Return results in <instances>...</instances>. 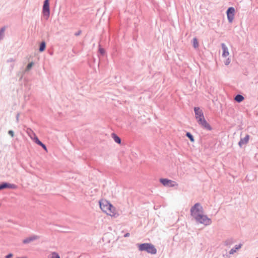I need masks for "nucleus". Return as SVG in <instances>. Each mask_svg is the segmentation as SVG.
<instances>
[{"instance_id":"nucleus-1","label":"nucleus","mask_w":258,"mask_h":258,"mask_svg":"<svg viewBox=\"0 0 258 258\" xmlns=\"http://www.w3.org/2000/svg\"><path fill=\"white\" fill-rule=\"evenodd\" d=\"M190 215L199 223L203 224L206 226L212 223V220L206 215H204L203 208L199 203H196L190 210Z\"/></svg>"},{"instance_id":"nucleus-2","label":"nucleus","mask_w":258,"mask_h":258,"mask_svg":"<svg viewBox=\"0 0 258 258\" xmlns=\"http://www.w3.org/2000/svg\"><path fill=\"white\" fill-rule=\"evenodd\" d=\"M139 250L141 251H146L148 253L155 254L157 253V249L155 246L151 243H144L137 244Z\"/></svg>"},{"instance_id":"nucleus-3","label":"nucleus","mask_w":258,"mask_h":258,"mask_svg":"<svg viewBox=\"0 0 258 258\" xmlns=\"http://www.w3.org/2000/svg\"><path fill=\"white\" fill-rule=\"evenodd\" d=\"M99 205L101 210L105 213H108V210L113 208V206L107 200L100 201Z\"/></svg>"},{"instance_id":"nucleus-4","label":"nucleus","mask_w":258,"mask_h":258,"mask_svg":"<svg viewBox=\"0 0 258 258\" xmlns=\"http://www.w3.org/2000/svg\"><path fill=\"white\" fill-rule=\"evenodd\" d=\"M159 181L165 187H173L178 186L177 183L173 180L167 178H160Z\"/></svg>"},{"instance_id":"nucleus-5","label":"nucleus","mask_w":258,"mask_h":258,"mask_svg":"<svg viewBox=\"0 0 258 258\" xmlns=\"http://www.w3.org/2000/svg\"><path fill=\"white\" fill-rule=\"evenodd\" d=\"M42 13L46 19L49 18L50 15L49 0H45L44 1Z\"/></svg>"},{"instance_id":"nucleus-6","label":"nucleus","mask_w":258,"mask_h":258,"mask_svg":"<svg viewBox=\"0 0 258 258\" xmlns=\"http://www.w3.org/2000/svg\"><path fill=\"white\" fill-rule=\"evenodd\" d=\"M226 14L228 21L229 23H232L233 21L235 15V9L233 7H229L227 11Z\"/></svg>"},{"instance_id":"nucleus-7","label":"nucleus","mask_w":258,"mask_h":258,"mask_svg":"<svg viewBox=\"0 0 258 258\" xmlns=\"http://www.w3.org/2000/svg\"><path fill=\"white\" fill-rule=\"evenodd\" d=\"M198 123L205 130L209 131L212 130V127L210 125V124L206 120L205 118L203 119H201V118L199 119Z\"/></svg>"},{"instance_id":"nucleus-8","label":"nucleus","mask_w":258,"mask_h":258,"mask_svg":"<svg viewBox=\"0 0 258 258\" xmlns=\"http://www.w3.org/2000/svg\"><path fill=\"white\" fill-rule=\"evenodd\" d=\"M194 111L197 122H198L199 119L201 118L203 119L205 118L203 111L199 107H195L194 108Z\"/></svg>"},{"instance_id":"nucleus-9","label":"nucleus","mask_w":258,"mask_h":258,"mask_svg":"<svg viewBox=\"0 0 258 258\" xmlns=\"http://www.w3.org/2000/svg\"><path fill=\"white\" fill-rule=\"evenodd\" d=\"M40 237L36 235H32L30 237H27L23 240V243L24 244H28L29 243L34 240H37L39 239Z\"/></svg>"},{"instance_id":"nucleus-10","label":"nucleus","mask_w":258,"mask_h":258,"mask_svg":"<svg viewBox=\"0 0 258 258\" xmlns=\"http://www.w3.org/2000/svg\"><path fill=\"white\" fill-rule=\"evenodd\" d=\"M221 47H222V49L223 50L222 56L223 57H225L227 56L228 55H229V53L228 51V49L227 47L226 46V45L224 43H222L221 44Z\"/></svg>"},{"instance_id":"nucleus-11","label":"nucleus","mask_w":258,"mask_h":258,"mask_svg":"<svg viewBox=\"0 0 258 258\" xmlns=\"http://www.w3.org/2000/svg\"><path fill=\"white\" fill-rule=\"evenodd\" d=\"M249 139V136L246 135L244 138L240 139V141L238 142L239 146L242 147L243 145L246 144L248 142Z\"/></svg>"},{"instance_id":"nucleus-12","label":"nucleus","mask_w":258,"mask_h":258,"mask_svg":"<svg viewBox=\"0 0 258 258\" xmlns=\"http://www.w3.org/2000/svg\"><path fill=\"white\" fill-rule=\"evenodd\" d=\"M36 144H37V145L40 146L41 147H42V148L46 151H47V148H46V146L42 143L39 140V139L38 138V137H35V138H34V141H33Z\"/></svg>"},{"instance_id":"nucleus-13","label":"nucleus","mask_w":258,"mask_h":258,"mask_svg":"<svg viewBox=\"0 0 258 258\" xmlns=\"http://www.w3.org/2000/svg\"><path fill=\"white\" fill-rule=\"evenodd\" d=\"M242 243H240L238 245H235L234 247L229 251V254H233L234 253L236 252L237 250L240 249L242 247Z\"/></svg>"},{"instance_id":"nucleus-14","label":"nucleus","mask_w":258,"mask_h":258,"mask_svg":"<svg viewBox=\"0 0 258 258\" xmlns=\"http://www.w3.org/2000/svg\"><path fill=\"white\" fill-rule=\"evenodd\" d=\"M27 133L29 137L34 141V138L37 137L35 133L31 129L28 128L27 130Z\"/></svg>"},{"instance_id":"nucleus-15","label":"nucleus","mask_w":258,"mask_h":258,"mask_svg":"<svg viewBox=\"0 0 258 258\" xmlns=\"http://www.w3.org/2000/svg\"><path fill=\"white\" fill-rule=\"evenodd\" d=\"M234 242L233 238H228L224 241V245L227 246H230L234 243Z\"/></svg>"},{"instance_id":"nucleus-16","label":"nucleus","mask_w":258,"mask_h":258,"mask_svg":"<svg viewBox=\"0 0 258 258\" xmlns=\"http://www.w3.org/2000/svg\"><path fill=\"white\" fill-rule=\"evenodd\" d=\"M111 135H112V137L113 138L114 141L116 143H117L118 144L121 143V140L120 138L118 136H117L114 133H112Z\"/></svg>"},{"instance_id":"nucleus-17","label":"nucleus","mask_w":258,"mask_h":258,"mask_svg":"<svg viewBox=\"0 0 258 258\" xmlns=\"http://www.w3.org/2000/svg\"><path fill=\"white\" fill-rule=\"evenodd\" d=\"M234 99L236 102L240 103V102H242L244 99V98L242 95H241L240 94H237L235 97Z\"/></svg>"},{"instance_id":"nucleus-18","label":"nucleus","mask_w":258,"mask_h":258,"mask_svg":"<svg viewBox=\"0 0 258 258\" xmlns=\"http://www.w3.org/2000/svg\"><path fill=\"white\" fill-rule=\"evenodd\" d=\"M5 27H3L0 29V40H2L5 36Z\"/></svg>"},{"instance_id":"nucleus-19","label":"nucleus","mask_w":258,"mask_h":258,"mask_svg":"<svg viewBox=\"0 0 258 258\" xmlns=\"http://www.w3.org/2000/svg\"><path fill=\"white\" fill-rule=\"evenodd\" d=\"M45 47H46V43L44 41H42L40 44V46H39V51H40V52L43 51L45 50Z\"/></svg>"},{"instance_id":"nucleus-20","label":"nucleus","mask_w":258,"mask_h":258,"mask_svg":"<svg viewBox=\"0 0 258 258\" xmlns=\"http://www.w3.org/2000/svg\"><path fill=\"white\" fill-rule=\"evenodd\" d=\"M115 209L113 206L112 208H110V210H108V213H106V214L107 215H109L111 216H114V215H115Z\"/></svg>"},{"instance_id":"nucleus-21","label":"nucleus","mask_w":258,"mask_h":258,"mask_svg":"<svg viewBox=\"0 0 258 258\" xmlns=\"http://www.w3.org/2000/svg\"><path fill=\"white\" fill-rule=\"evenodd\" d=\"M193 46L195 48H197L199 47V42L198 39L195 37L192 40Z\"/></svg>"},{"instance_id":"nucleus-22","label":"nucleus","mask_w":258,"mask_h":258,"mask_svg":"<svg viewBox=\"0 0 258 258\" xmlns=\"http://www.w3.org/2000/svg\"><path fill=\"white\" fill-rule=\"evenodd\" d=\"M186 136L189 139V140L191 142H194L195 141L193 136L189 132H187L186 133Z\"/></svg>"},{"instance_id":"nucleus-23","label":"nucleus","mask_w":258,"mask_h":258,"mask_svg":"<svg viewBox=\"0 0 258 258\" xmlns=\"http://www.w3.org/2000/svg\"><path fill=\"white\" fill-rule=\"evenodd\" d=\"M9 183L8 182H3L0 184V187L2 189L8 188Z\"/></svg>"},{"instance_id":"nucleus-24","label":"nucleus","mask_w":258,"mask_h":258,"mask_svg":"<svg viewBox=\"0 0 258 258\" xmlns=\"http://www.w3.org/2000/svg\"><path fill=\"white\" fill-rule=\"evenodd\" d=\"M34 63L33 62H31L28 64V65L26 67L25 71H28L29 70L31 69L32 66H33Z\"/></svg>"},{"instance_id":"nucleus-25","label":"nucleus","mask_w":258,"mask_h":258,"mask_svg":"<svg viewBox=\"0 0 258 258\" xmlns=\"http://www.w3.org/2000/svg\"><path fill=\"white\" fill-rule=\"evenodd\" d=\"M17 187H18V186L17 185H16L15 184H11V183H9L8 188L15 189H17Z\"/></svg>"},{"instance_id":"nucleus-26","label":"nucleus","mask_w":258,"mask_h":258,"mask_svg":"<svg viewBox=\"0 0 258 258\" xmlns=\"http://www.w3.org/2000/svg\"><path fill=\"white\" fill-rule=\"evenodd\" d=\"M51 258H60V256L57 253L53 252L51 254Z\"/></svg>"},{"instance_id":"nucleus-27","label":"nucleus","mask_w":258,"mask_h":258,"mask_svg":"<svg viewBox=\"0 0 258 258\" xmlns=\"http://www.w3.org/2000/svg\"><path fill=\"white\" fill-rule=\"evenodd\" d=\"M8 134L10 135L12 137H13L14 136V132L12 130L8 131Z\"/></svg>"},{"instance_id":"nucleus-28","label":"nucleus","mask_w":258,"mask_h":258,"mask_svg":"<svg viewBox=\"0 0 258 258\" xmlns=\"http://www.w3.org/2000/svg\"><path fill=\"white\" fill-rule=\"evenodd\" d=\"M230 62V60L229 58H227L225 61L224 63L226 66H228Z\"/></svg>"},{"instance_id":"nucleus-29","label":"nucleus","mask_w":258,"mask_h":258,"mask_svg":"<svg viewBox=\"0 0 258 258\" xmlns=\"http://www.w3.org/2000/svg\"><path fill=\"white\" fill-rule=\"evenodd\" d=\"M99 51L100 53L102 54H103L105 52L104 49L102 48H100L99 49Z\"/></svg>"},{"instance_id":"nucleus-30","label":"nucleus","mask_w":258,"mask_h":258,"mask_svg":"<svg viewBox=\"0 0 258 258\" xmlns=\"http://www.w3.org/2000/svg\"><path fill=\"white\" fill-rule=\"evenodd\" d=\"M19 116H20V113H18L17 115H16V121H17V122H19Z\"/></svg>"},{"instance_id":"nucleus-31","label":"nucleus","mask_w":258,"mask_h":258,"mask_svg":"<svg viewBox=\"0 0 258 258\" xmlns=\"http://www.w3.org/2000/svg\"><path fill=\"white\" fill-rule=\"evenodd\" d=\"M81 32H82L81 31L79 30L78 32H77L76 33H75V35L77 36H79L81 34Z\"/></svg>"},{"instance_id":"nucleus-32","label":"nucleus","mask_w":258,"mask_h":258,"mask_svg":"<svg viewBox=\"0 0 258 258\" xmlns=\"http://www.w3.org/2000/svg\"><path fill=\"white\" fill-rule=\"evenodd\" d=\"M15 61V60L12 58H10L7 60L8 62H12V61Z\"/></svg>"},{"instance_id":"nucleus-33","label":"nucleus","mask_w":258,"mask_h":258,"mask_svg":"<svg viewBox=\"0 0 258 258\" xmlns=\"http://www.w3.org/2000/svg\"><path fill=\"white\" fill-rule=\"evenodd\" d=\"M13 256V254L12 253H9V254H8L6 256V258H11Z\"/></svg>"},{"instance_id":"nucleus-34","label":"nucleus","mask_w":258,"mask_h":258,"mask_svg":"<svg viewBox=\"0 0 258 258\" xmlns=\"http://www.w3.org/2000/svg\"><path fill=\"white\" fill-rule=\"evenodd\" d=\"M130 235V233H126L124 235V237H129Z\"/></svg>"},{"instance_id":"nucleus-35","label":"nucleus","mask_w":258,"mask_h":258,"mask_svg":"<svg viewBox=\"0 0 258 258\" xmlns=\"http://www.w3.org/2000/svg\"><path fill=\"white\" fill-rule=\"evenodd\" d=\"M2 189V188L0 187V190Z\"/></svg>"}]
</instances>
